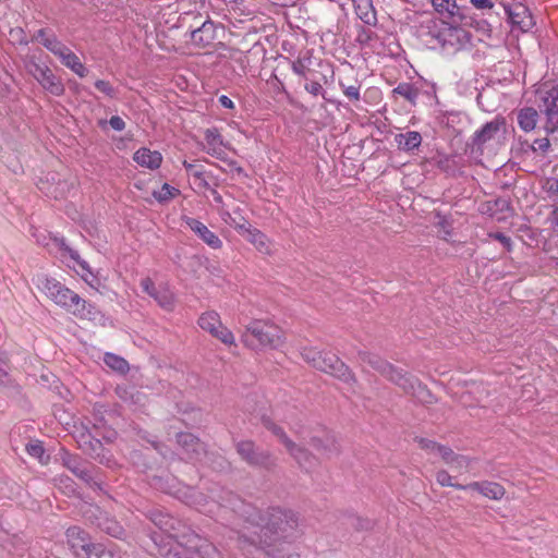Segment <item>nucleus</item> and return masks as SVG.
Masks as SVG:
<instances>
[{
    "instance_id": "09e8293b",
    "label": "nucleus",
    "mask_w": 558,
    "mask_h": 558,
    "mask_svg": "<svg viewBox=\"0 0 558 558\" xmlns=\"http://www.w3.org/2000/svg\"><path fill=\"white\" fill-rule=\"evenodd\" d=\"M506 132V120L502 117H497L494 121H490V138L495 134Z\"/></svg>"
},
{
    "instance_id": "a878e982",
    "label": "nucleus",
    "mask_w": 558,
    "mask_h": 558,
    "mask_svg": "<svg viewBox=\"0 0 558 558\" xmlns=\"http://www.w3.org/2000/svg\"><path fill=\"white\" fill-rule=\"evenodd\" d=\"M395 141L400 150L412 151L420 147L422 143V135L417 131H409L397 134L395 136Z\"/></svg>"
},
{
    "instance_id": "c85d7f7f",
    "label": "nucleus",
    "mask_w": 558,
    "mask_h": 558,
    "mask_svg": "<svg viewBox=\"0 0 558 558\" xmlns=\"http://www.w3.org/2000/svg\"><path fill=\"white\" fill-rule=\"evenodd\" d=\"M312 446L322 454L330 458L339 452V446L335 437L326 435L324 438L313 437Z\"/></svg>"
},
{
    "instance_id": "de8ad7c7",
    "label": "nucleus",
    "mask_w": 558,
    "mask_h": 558,
    "mask_svg": "<svg viewBox=\"0 0 558 558\" xmlns=\"http://www.w3.org/2000/svg\"><path fill=\"white\" fill-rule=\"evenodd\" d=\"M26 451L29 456L37 458L39 460H41L43 457L45 456V449L41 442L39 441L27 444Z\"/></svg>"
},
{
    "instance_id": "680f3d73",
    "label": "nucleus",
    "mask_w": 558,
    "mask_h": 558,
    "mask_svg": "<svg viewBox=\"0 0 558 558\" xmlns=\"http://www.w3.org/2000/svg\"><path fill=\"white\" fill-rule=\"evenodd\" d=\"M486 133H488V123L483 124L481 131L476 132V137L478 141L484 142Z\"/></svg>"
},
{
    "instance_id": "4c0bfd02",
    "label": "nucleus",
    "mask_w": 558,
    "mask_h": 558,
    "mask_svg": "<svg viewBox=\"0 0 558 558\" xmlns=\"http://www.w3.org/2000/svg\"><path fill=\"white\" fill-rule=\"evenodd\" d=\"M41 45L57 57L62 54V52L68 48L53 33L48 37H45V39L41 40Z\"/></svg>"
},
{
    "instance_id": "39448f33",
    "label": "nucleus",
    "mask_w": 558,
    "mask_h": 558,
    "mask_svg": "<svg viewBox=\"0 0 558 558\" xmlns=\"http://www.w3.org/2000/svg\"><path fill=\"white\" fill-rule=\"evenodd\" d=\"M229 494L233 493L226 490L217 485L209 489V495H206L195 488L189 487L184 494V502L207 514H214L218 509L222 508L230 509L239 517V511L233 509L234 506L229 500Z\"/></svg>"
},
{
    "instance_id": "ea45409f",
    "label": "nucleus",
    "mask_w": 558,
    "mask_h": 558,
    "mask_svg": "<svg viewBox=\"0 0 558 558\" xmlns=\"http://www.w3.org/2000/svg\"><path fill=\"white\" fill-rule=\"evenodd\" d=\"M264 425L268 430H270L275 436L279 438L286 448H293V441L287 436L282 427L278 426L270 420H265Z\"/></svg>"
},
{
    "instance_id": "f8f14e48",
    "label": "nucleus",
    "mask_w": 558,
    "mask_h": 558,
    "mask_svg": "<svg viewBox=\"0 0 558 558\" xmlns=\"http://www.w3.org/2000/svg\"><path fill=\"white\" fill-rule=\"evenodd\" d=\"M499 5L513 28H518L519 31L525 33L534 26L535 23L532 14L522 3H514L509 5L500 2Z\"/></svg>"
},
{
    "instance_id": "a211bd4d",
    "label": "nucleus",
    "mask_w": 558,
    "mask_h": 558,
    "mask_svg": "<svg viewBox=\"0 0 558 558\" xmlns=\"http://www.w3.org/2000/svg\"><path fill=\"white\" fill-rule=\"evenodd\" d=\"M62 464L75 476L87 484H92L93 472L92 468H89L85 462H83L78 457L72 456L69 452H64L61 457Z\"/></svg>"
},
{
    "instance_id": "f03ea898",
    "label": "nucleus",
    "mask_w": 558,
    "mask_h": 558,
    "mask_svg": "<svg viewBox=\"0 0 558 558\" xmlns=\"http://www.w3.org/2000/svg\"><path fill=\"white\" fill-rule=\"evenodd\" d=\"M37 288L54 304L72 313L80 319L100 320V311L92 303L82 299L77 293L54 278L41 275L36 278Z\"/></svg>"
},
{
    "instance_id": "a19ab883",
    "label": "nucleus",
    "mask_w": 558,
    "mask_h": 558,
    "mask_svg": "<svg viewBox=\"0 0 558 558\" xmlns=\"http://www.w3.org/2000/svg\"><path fill=\"white\" fill-rule=\"evenodd\" d=\"M339 87L342 89L344 96L353 102L361 99L360 89L361 84L347 85L342 80H339Z\"/></svg>"
},
{
    "instance_id": "8fccbe9b",
    "label": "nucleus",
    "mask_w": 558,
    "mask_h": 558,
    "mask_svg": "<svg viewBox=\"0 0 558 558\" xmlns=\"http://www.w3.org/2000/svg\"><path fill=\"white\" fill-rule=\"evenodd\" d=\"M304 88L307 93H310L313 96L322 95L323 97H325L324 88H323L322 84L318 82H315V81L308 82L304 85Z\"/></svg>"
},
{
    "instance_id": "6ab92c4d",
    "label": "nucleus",
    "mask_w": 558,
    "mask_h": 558,
    "mask_svg": "<svg viewBox=\"0 0 558 558\" xmlns=\"http://www.w3.org/2000/svg\"><path fill=\"white\" fill-rule=\"evenodd\" d=\"M438 38L444 48L449 46L453 50H459L469 41V34L461 27L449 26L439 33Z\"/></svg>"
},
{
    "instance_id": "f257e3e1",
    "label": "nucleus",
    "mask_w": 558,
    "mask_h": 558,
    "mask_svg": "<svg viewBox=\"0 0 558 558\" xmlns=\"http://www.w3.org/2000/svg\"><path fill=\"white\" fill-rule=\"evenodd\" d=\"M228 496L233 509L239 511L234 525L238 527L239 547L243 551L256 548L267 558H300L291 548L299 535V517L294 511L270 507L262 512L235 494Z\"/></svg>"
},
{
    "instance_id": "a18cd8bd",
    "label": "nucleus",
    "mask_w": 558,
    "mask_h": 558,
    "mask_svg": "<svg viewBox=\"0 0 558 558\" xmlns=\"http://www.w3.org/2000/svg\"><path fill=\"white\" fill-rule=\"evenodd\" d=\"M95 87L97 90H99L100 93L105 94L110 98H116L118 95L117 88H114L108 81L98 80L95 82Z\"/></svg>"
},
{
    "instance_id": "393cba45",
    "label": "nucleus",
    "mask_w": 558,
    "mask_h": 558,
    "mask_svg": "<svg viewBox=\"0 0 558 558\" xmlns=\"http://www.w3.org/2000/svg\"><path fill=\"white\" fill-rule=\"evenodd\" d=\"M243 236L252 243L255 248L262 254H270L271 253V243L266 234L259 231L256 228H250Z\"/></svg>"
},
{
    "instance_id": "ddd939ff",
    "label": "nucleus",
    "mask_w": 558,
    "mask_h": 558,
    "mask_svg": "<svg viewBox=\"0 0 558 558\" xmlns=\"http://www.w3.org/2000/svg\"><path fill=\"white\" fill-rule=\"evenodd\" d=\"M66 542L73 554L80 558H88L95 546L90 542L89 535L78 526H71L66 530Z\"/></svg>"
},
{
    "instance_id": "4be33fe9",
    "label": "nucleus",
    "mask_w": 558,
    "mask_h": 558,
    "mask_svg": "<svg viewBox=\"0 0 558 558\" xmlns=\"http://www.w3.org/2000/svg\"><path fill=\"white\" fill-rule=\"evenodd\" d=\"M64 251L68 252L69 256L76 262V264L81 267L82 272H80V276L82 279L92 288L97 289L99 286V279L93 274L89 265L86 260L82 259L78 255V253L69 246L64 247Z\"/></svg>"
},
{
    "instance_id": "13d9d810",
    "label": "nucleus",
    "mask_w": 558,
    "mask_h": 558,
    "mask_svg": "<svg viewBox=\"0 0 558 558\" xmlns=\"http://www.w3.org/2000/svg\"><path fill=\"white\" fill-rule=\"evenodd\" d=\"M184 168L187 172H190L195 178H202L203 172L195 169V166L193 163H190L187 161L183 162Z\"/></svg>"
},
{
    "instance_id": "c9c22d12",
    "label": "nucleus",
    "mask_w": 558,
    "mask_h": 558,
    "mask_svg": "<svg viewBox=\"0 0 558 558\" xmlns=\"http://www.w3.org/2000/svg\"><path fill=\"white\" fill-rule=\"evenodd\" d=\"M392 93L393 95H398L404 98L411 104H415L420 95L418 88L409 83H400L397 87L393 88Z\"/></svg>"
},
{
    "instance_id": "603ef678",
    "label": "nucleus",
    "mask_w": 558,
    "mask_h": 558,
    "mask_svg": "<svg viewBox=\"0 0 558 558\" xmlns=\"http://www.w3.org/2000/svg\"><path fill=\"white\" fill-rule=\"evenodd\" d=\"M490 238H494L497 240L505 250L510 251L511 250V238L501 233V232H490Z\"/></svg>"
},
{
    "instance_id": "79ce46f5",
    "label": "nucleus",
    "mask_w": 558,
    "mask_h": 558,
    "mask_svg": "<svg viewBox=\"0 0 558 558\" xmlns=\"http://www.w3.org/2000/svg\"><path fill=\"white\" fill-rule=\"evenodd\" d=\"M179 194V190L170 186L168 183H165L159 191H155L153 193L154 197L158 202H166Z\"/></svg>"
},
{
    "instance_id": "bb28decb",
    "label": "nucleus",
    "mask_w": 558,
    "mask_h": 558,
    "mask_svg": "<svg viewBox=\"0 0 558 558\" xmlns=\"http://www.w3.org/2000/svg\"><path fill=\"white\" fill-rule=\"evenodd\" d=\"M58 58L64 66L69 68L80 77H85L87 75L88 70L69 47Z\"/></svg>"
},
{
    "instance_id": "c756f323",
    "label": "nucleus",
    "mask_w": 558,
    "mask_h": 558,
    "mask_svg": "<svg viewBox=\"0 0 558 558\" xmlns=\"http://www.w3.org/2000/svg\"><path fill=\"white\" fill-rule=\"evenodd\" d=\"M288 452L294 458L298 464L305 469L310 470L316 463V459L312 456L306 449L298 446L293 442V448H287Z\"/></svg>"
},
{
    "instance_id": "e2e57ef3",
    "label": "nucleus",
    "mask_w": 558,
    "mask_h": 558,
    "mask_svg": "<svg viewBox=\"0 0 558 558\" xmlns=\"http://www.w3.org/2000/svg\"><path fill=\"white\" fill-rule=\"evenodd\" d=\"M470 2L476 8V9H485L488 8V0H470Z\"/></svg>"
},
{
    "instance_id": "6e6d98bb",
    "label": "nucleus",
    "mask_w": 558,
    "mask_h": 558,
    "mask_svg": "<svg viewBox=\"0 0 558 558\" xmlns=\"http://www.w3.org/2000/svg\"><path fill=\"white\" fill-rule=\"evenodd\" d=\"M8 355L5 352L0 351V380L8 374Z\"/></svg>"
},
{
    "instance_id": "5fc2aeb1",
    "label": "nucleus",
    "mask_w": 558,
    "mask_h": 558,
    "mask_svg": "<svg viewBox=\"0 0 558 558\" xmlns=\"http://www.w3.org/2000/svg\"><path fill=\"white\" fill-rule=\"evenodd\" d=\"M11 35L21 44L28 45L29 39L26 37L24 31L20 27L12 29Z\"/></svg>"
},
{
    "instance_id": "5701e85b",
    "label": "nucleus",
    "mask_w": 558,
    "mask_h": 558,
    "mask_svg": "<svg viewBox=\"0 0 558 558\" xmlns=\"http://www.w3.org/2000/svg\"><path fill=\"white\" fill-rule=\"evenodd\" d=\"M206 153L213 157L221 158L223 151V141L219 131L215 128L205 131Z\"/></svg>"
},
{
    "instance_id": "72a5a7b5",
    "label": "nucleus",
    "mask_w": 558,
    "mask_h": 558,
    "mask_svg": "<svg viewBox=\"0 0 558 558\" xmlns=\"http://www.w3.org/2000/svg\"><path fill=\"white\" fill-rule=\"evenodd\" d=\"M88 558H123V555L117 545L110 544L105 546L101 544H95Z\"/></svg>"
},
{
    "instance_id": "4d7b16f0",
    "label": "nucleus",
    "mask_w": 558,
    "mask_h": 558,
    "mask_svg": "<svg viewBox=\"0 0 558 558\" xmlns=\"http://www.w3.org/2000/svg\"><path fill=\"white\" fill-rule=\"evenodd\" d=\"M548 221L551 225V228L558 232V206L551 211L548 217Z\"/></svg>"
},
{
    "instance_id": "f3484780",
    "label": "nucleus",
    "mask_w": 558,
    "mask_h": 558,
    "mask_svg": "<svg viewBox=\"0 0 558 558\" xmlns=\"http://www.w3.org/2000/svg\"><path fill=\"white\" fill-rule=\"evenodd\" d=\"M182 220L201 240H203L211 248L217 250L222 246V241L219 239V236L210 231L199 220L189 216H183Z\"/></svg>"
},
{
    "instance_id": "4468645a",
    "label": "nucleus",
    "mask_w": 558,
    "mask_h": 558,
    "mask_svg": "<svg viewBox=\"0 0 558 558\" xmlns=\"http://www.w3.org/2000/svg\"><path fill=\"white\" fill-rule=\"evenodd\" d=\"M190 39L192 45L197 48H207L211 46L216 39V26L213 21H199L191 25Z\"/></svg>"
},
{
    "instance_id": "2f4dec72",
    "label": "nucleus",
    "mask_w": 558,
    "mask_h": 558,
    "mask_svg": "<svg viewBox=\"0 0 558 558\" xmlns=\"http://www.w3.org/2000/svg\"><path fill=\"white\" fill-rule=\"evenodd\" d=\"M512 217V208L510 207L509 198L498 197L494 202V208L490 207V218L497 221H506Z\"/></svg>"
},
{
    "instance_id": "aec40b11",
    "label": "nucleus",
    "mask_w": 558,
    "mask_h": 558,
    "mask_svg": "<svg viewBox=\"0 0 558 558\" xmlns=\"http://www.w3.org/2000/svg\"><path fill=\"white\" fill-rule=\"evenodd\" d=\"M452 476L446 471V470H440L436 473V481L439 485L446 487V486H449V487H454V488H458V489H463V490H471V492H476L481 495H484L486 496L487 493H486V487L484 484H481L478 482H474V483H471V484H468V485H461V484H457V483H453L452 482Z\"/></svg>"
},
{
    "instance_id": "9b49d317",
    "label": "nucleus",
    "mask_w": 558,
    "mask_h": 558,
    "mask_svg": "<svg viewBox=\"0 0 558 558\" xmlns=\"http://www.w3.org/2000/svg\"><path fill=\"white\" fill-rule=\"evenodd\" d=\"M84 517L108 535L113 537H121L123 535L122 525L97 506L89 505L84 511Z\"/></svg>"
},
{
    "instance_id": "49530a36",
    "label": "nucleus",
    "mask_w": 558,
    "mask_h": 558,
    "mask_svg": "<svg viewBox=\"0 0 558 558\" xmlns=\"http://www.w3.org/2000/svg\"><path fill=\"white\" fill-rule=\"evenodd\" d=\"M291 68H292L293 73H295L296 75H299L301 77L307 78L306 74H307L308 68H307L304 59L298 58L296 60L292 61Z\"/></svg>"
},
{
    "instance_id": "774afa93",
    "label": "nucleus",
    "mask_w": 558,
    "mask_h": 558,
    "mask_svg": "<svg viewBox=\"0 0 558 558\" xmlns=\"http://www.w3.org/2000/svg\"><path fill=\"white\" fill-rule=\"evenodd\" d=\"M153 445H154L155 449L159 450V451L163 454V452L161 451V446H160V444H158V442H154Z\"/></svg>"
},
{
    "instance_id": "b1692460",
    "label": "nucleus",
    "mask_w": 558,
    "mask_h": 558,
    "mask_svg": "<svg viewBox=\"0 0 558 558\" xmlns=\"http://www.w3.org/2000/svg\"><path fill=\"white\" fill-rule=\"evenodd\" d=\"M355 14L367 25L377 23L376 11L372 0H352Z\"/></svg>"
},
{
    "instance_id": "7c9ffc66",
    "label": "nucleus",
    "mask_w": 558,
    "mask_h": 558,
    "mask_svg": "<svg viewBox=\"0 0 558 558\" xmlns=\"http://www.w3.org/2000/svg\"><path fill=\"white\" fill-rule=\"evenodd\" d=\"M504 497H505L504 509H500V508L495 509L490 506V510H495L502 518H506L511 512V508L509 506L511 498L509 495L506 494V489L502 485H500L498 483H490V499L499 500Z\"/></svg>"
},
{
    "instance_id": "0e129e2a",
    "label": "nucleus",
    "mask_w": 558,
    "mask_h": 558,
    "mask_svg": "<svg viewBox=\"0 0 558 558\" xmlns=\"http://www.w3.org/2000/svg\"><path fill=\"white\" fill-rule=\"evenodd\" d=\"M210 193H211V195H213L214 201H215L217 204H219V205H222V204H223V198H222L221 194H220L217 190H215V189H210Z\"/></svg>"
},
{
    "instance_id": "338daca9",
    "label": "nucleus",
    "mask_w": 558,
    "mask_h": 558,
    "mask_svg": "<svg viewBox=\"0 0 558 558\" xmlns=\"http://www.w3.org/2000/svg\"><path fill=\"white\" fill-rule=\"evenodd\" d=\"M220 216H221L222 220L226 222V219L229 220L232 218V213H229L227 210H221Z\"/></svg>"
},
{
    "instance_id": "cd10ccee",
    "label": "nucleus",
    "mask_w": 558,
    "mask_h": 558,
    "mask_svg": "<svg viewBox=\"0 0 558 558\" xmlns=\"http://www.w3.org/2000/svg\"><path fill=\"white\" fill-rule=\"evenodd\" d=\"M445 463H447L452 471L462 474L469 468V459L465 456L454 453L451 448L442 449V457Z\"/></svg>"
},
{
    "instance_id": "7ed1b4c3",
    "label": "nucleus",
    "mask_w": 558,
    "mask_h": 558,
    "mask_svg": "<svg viewBox=\"0 0 558 558\" xmlns=\"http://www.w3.org/2000/svg\"><path fill=\"white\" fill-rule=\"evenodd\" d=\"M359 356L362 363L377 371L380 375L400 387L407 395H411L422 403L432 402V393L416 377L404 373L402 369L369 352H360Z\"/></svg>"
},
{
    "instance_id": "9d476101",
    "label": "nucleus",
    "mask_w": 558,
    "mask_h": 558,
    "mask_svg": "<svg viewBox=\"0 0 558 558\" xmlns=\"http://www.w3.org/2000/svg\"><path fill=\"white\" fill-rule=\"evenodd\" d=\"M315 368L330 374L347 384H353L356 381L351 369L331 352L323 351L318 362L315 363Z\"/></svg>"
},
{
    "instance_id": "37998d69",
    "label": "nucleus",
    "mask_w": 558,
    "mask_h": 558,
    "mask_svg": "<svg viewBox=\"0 0 558 558\" xmlns=\"http://www.w3.org/2000/svg\"><path fill=\"white\" fill-rule=\"evenodd\" d=\"M417 442H418L420 448H422L426 451L433 452V453H437L440 457H442V449L448 448L446 446L439 445V444H437L430 439H427V438H418Z\"/></svg>"
},
{
    "instance_id": "864d4df0",
    "label": "nucleus",
    "mask_w": 558,
    "mask_h": 558,
    "mask_svg": "<svg viewBox=\"0 0 558 558\" xmlns=\"http://www.w3.org/2000/svg\"><path fill=\"white\" fill-rule=\"evenodd\" d=\"M109 124L116 131H123L125 129V122L119 116H112L109 120Z\"/></svg>"
},
{
    "instance_id": "20e7f679",
    "label": "nucleus",
    "mask_w": 558,
    "mask_h": 558,
    "mask_svg": "<svg viewBox=\"0 0 558 558\" xmlns=\"http://www.w3.org/2000/svg\"><path fill=\"white\" fill-rule=\"evenodd\" d=\"M241 341L253 350L278 349L284 343V335L270 320L253 319L245 326Z\"/></svg>"
},
{
    "instance_id": "3c124183",
    "label": "nucleus",
    "mask_w": 558,
    "mask_h": 558,
    "mask_svg": "<svg viewBox=\"0 0 558 558\" xmlns=\"http://www.w3.org/2000/svg\"><path fill=\"white\" fill-rule=\"evenodd\" d=\"M550 147V142L547 137L544 138H537L534 141V144L532 145L533 151H541L542 154H546Z\"/></svg>"
},
{
    "instance_id": "69168bd1",
    "label": "nucleus",
    "mask_w": 558,
    "mask_h": 558,
    "mask_svg": "<svg viewBox=\"0 0 558 558\" xmlns=\"http://www.w3.org/2000/svg\"><path fill=\"white\" fill-rule=\"evenodd\" d=\"M547 191L553 195H558V180H554L551 183H549Z\"/></svg>"
},
{
    "instance_id": "412c9836",
    "label": "nucleus",
    "mask_w": 558,
    "mask_h": 558,
    "mask_svg": "<svg viewBox=\"0 0 558 558\" xmlns=\"http://www.w3.org/2000/svg\"><path fill=\"white\" fill-rule=\"evenodd\" d=\"M133 159L138 166L155 170L160 167L162 156L157 150L142 147L134 153Z\"/></svg>"
},
{
    "instance_id": "423d86ee",
    "label": "nucleus",
    "mask_w": 558,
    "mask_h": 558,
    "mask_svg": "<svg viewBox=\"0 0 558 558\" xmlns=\"http://www.w3.org/2000/svg\"><path fill=\"white\" fill-rule=\"evenodd\" d=\"M535 105L545 116L544 129L547 133L558 131V84H543L535 92Z\"/></svg>"
},
{
    "instance_id": "0eeeda50",
    "label": "nucleus",
    "mask_w": 558,
    "mask_h": 558,
    "mask_svg": "<svg viewBox=\"0 0 558 558\" xmlns=\"http://www.w3.org/2000/svg\"><path fill=\"white\" fill-rule=\"evenodd\" d=\"M25 69L49 94L53 96L64 94L65 88L61 78L48 65L37 62L35 57H29L25 60Z\"/></svg>"
},
{
    "instance_id": "bf43d9fd",
    "label": "nucleus",
    "mask_w": 558,
    "mask_h": 558,
    "mask_svg": "<svg viewBox=\"0 0 558 558\" xmlns=\"http://www.w3.org/2000/svg\"><path fill=\"white\" fill-rule=\"evenodd\" d=\"M218 100H219V104L223 108H228V109H233L234 108L233 101L228 96H226V95H221Z\"/></svg>"
},
{
    "instance_id": "dca6fc26",
    "label": "nucleus",
    "mask_w": 558,
    "mask_h": 558,
    "mask_svg": "<svg viewBox=\"0 0 558 558\" xmlns=\"http://www.w3.org/2000/svg\"><path fill=\"white\" fill-rule=\"evenodd\" d=\"M141 287L145 293L151 296L159 306L166 311H172L174 307L173 293L166 287L157 288L149 277L141 280Z\"/></svg>"
},
{
    "instance_id": "58836bf2",
    "label": "nucleus",
    "mask_w": 558,
    "mask_h": 558,
    "mask_svg": "<svg viewBox=\"0 0 558 558\" xmlns=\"http://www.w3.org/2000/svg\"><path fill=\"white\" fill-rule=\"evenodd\" d=\"M104 361L108 367L119 373H126L129 371L128 362L113 353H106Z\"/></svg>"
},
{
    "instance_id": "6e6552de",
    "label": "nucleus",
    "mask_w": 558,
    "mask_h": 558,
    "mask_svg": "<svg viewBox=\"0 0 558 558\" xmlns=\"http://www.w3.org/2000/svg\"><path fill=\"white\" fill-rule=\"evenodd\" d=\"M235 450L248 465L270 470L276 465L269 451L258 448L252 440H241L235 444Z\"/></svg>"
},
{
    "instance_id": "052dcab7",
    "label": "nucleus",
    "mask_w": 558,
    "mask_h": 558,
    "mask_svg": "<svg viewBox=\"0 0 558 558\" xmlns=\"http://www.w3.org/2000/svg\"><path fill=\"white\" fill-rule=\"evenodd\" d=\"M50 34L51 32H48L46 28H40L33 37V40H39L41 43V40L45 39V37H48Z\"/></svg>"
},
{
    "instance_id": "c03bdc74",
    "label": "nucleus",
    "mask_w": 558,
    "mask_h": 558,
    "mask_svg": "<svg viewBox=\"0 0 558 558\" xmlns=\"http://www.w3.org/2000/svg\"><path fill=\"white\" fill-rule=\"evenodd\" d=\"M323 351H318L315 348H303L301 351V355L305 362L315 367V363L318 362Z\"/></svg>"
},
{
    "instance_id": "2eb2a0df",
    "label": "nucleus",
    "mask_w": 558,
    "mask_h": 558,
    "mask_svg": "<svg viewBox=\"0 0 558 558\" xmlns=\"http://www.w3.org/2000/svg\"><path fill=\"white\" fill-rule=\"evenodd\" d=\"M178 444L182 449V458L187 461L198 462L206 454L204 444L191 433L178 434Z\"/></svg>"
},
{
    "instance_id": "1a4fd4ad",
    "label": "nucleus",
    "mask_w": 558,
    "mask_h": 558,
    "mask_svg": "<svg viewBox=\"0 0 558 558\" xmlns=\"http://www.w3.org/2000/svg\"><path fill=\"white\" fill-rule=\"evenodd\" d=\"M199 328L208 332L211 337L218 339L226 345H234L235 338L233 332L226 327L216 311H206L197 319Z\"/></svg>"
},
{
    "instance_id": "f704fd0d",
    "label": "nucleus",
    "mask_w": 558,
    "mask_h": 558,
    "mask_svg": "<svg viewBox=\"0 0 558 558\" xmlns=\"http://www.w3.org/2000/svg\"><path fill=\"white\" fill-rule=\"evenodd\" d=\"M436 12L446 17H453L459 13L456 0H430Z\"/></svg>"
},
{
    "instance_id": "e433bc0d",
    "label": "nucleus",
    "mask_w": 558,
    "mask_h": 558,
    "mask_svg": "<svg viewBox=\"0 0 558 558\" xmlns=\"http://www.w3.org/2000/svg\"><path fill=\"white\" fill-rule=\"evenodd\" d=\"M226 223L233 227L241 235H243L252 226L248 220L241 214L238 207L232 211V218L226 219Z\"/></svg>"
},
{
    "instance_id": "473e14b6",
    "label": "nucleus",
    "mask_w": 558,
    "mask_h": 558,
    "mask_svg": "<svg viewBox=\"0 0 558 558\" xmlns=\"http://www.w3.org/2000/svg\"><path fill=\"white\" fill-rule=\"evenodd\" d=\"M537 119L538 111L532 107L521 109L518 114L519 125L526 132L535 129Z\"/></svg>"
}]
</instances>
